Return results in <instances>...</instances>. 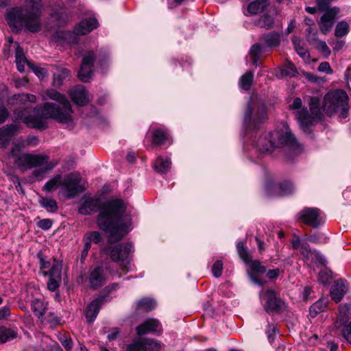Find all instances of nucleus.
Here are the masks:
<instances>
[{
  "mask_svg": "<svg viewBox=\"0 0 351 351\" xmlns=\"http://www.w3.org/2000/svg\"><path fill=\"white\" fill-rule=\"evenodd\" d=\"M48 98L54 100L58 104L46 102L42 106H36L34 111L38 115L34 117L29 114L28 110L30 108L26 104L36 102V97L29 93L15 94L8 99L9 105H23L14 110V117L16 120L25 123L27 126L36 129L45 128V124L43 119H53L60 123H72L73 110L70 101L65 95L60 93L54 89H49L46 91Z\"/></svg>",
  "mask_w": 351,
  "mask_h": 351,
  "instance_id": "obj_1",
  "label": "nucleus"
},
{
  "mask_svg": "<svg viewBox=\"0 0 351 351\" xmlns=\"http://www.w3.org/2000/svg\"><path fill=\"white\" fill-rule=\"evenodd\" d=\"M126 204L119 198L110 199L106 202L99 196L84 195L79 204L78 212L81 215H89L99 211L97 217L99 228L110 233L108 241L109 243L120 241L124 234L130 231L132 217L126 215Z\"/></svg>",
  "mask_w": 351,
  "mask_h": 351,
  "instance_id": "obj_2",
  "label": "nucleus"
},
{
  "mask_svg": "<svg viewBox=\"0 0 351 351\" xmlns=\"http://www.w3.org/2000/svg\"><path fill=\"white\" fill-rule=\"evenodd\" d=\"M42 0H25V5L9 9L5 14L8 24L13 31L25 29L31 33L41 30Z\"/></svg>",
  "mask_w": 351,
  "mask_h": 351,
  "instance_id": "obj_3",
  "label": "nucleus"
},
{
  "mask_svg": "<svg viewBox=\"0 0 351 351\" xmlns=\"http://www.w3.org/2000/svg\"><path fill=\"white\" fill-rule=\"evenodd\" d=\"M21 147L14 143V147L10 152L9 156L14 158L15 165L19 168L32 169L37 167H42L40 169L33 171L35 177H39L48 173L55 168L58 164V160H49V157L45 154H33L25 153L18 155L16 151H20Z\"/></svg>",
  "mask_w": 351,
  "mask_h": 351,
  "instance_id": "obj_4",
  "label": "nucleus"
},
{
  "mask_svg": "<svg viewBox=\"0 0 351 351\" xmlns=\"http://www.w3.org/2000/svg\"><path fill=\"white\" fill-rule=\"evenodd\" d=\"M288 146L293 150L301 149L295 136L291 132H283L274 131L265 132L259 136L256 143V147L258 152L262 153H271L274 148Z\"/></svg>",
  "mask_w": 351,
  "mask_h": 351,
  "instance_id": "obj_5",
  "label": "nucleus"
},
{
  "mask_svg": "<svg viewBox=\"0 0 351 351\" xmlns=\"http://www.w3.org/2000/svg\"><path fill=\"white\" fill-rule=\"evenodd\" d=\"M349 97L342 89L328 91L323 98L322 109L328 116L338 113L341 118H346L349 114Z\"/></svg>",
  "mask_w": 351,
  "mask_h": 351,
  "instance_id": "obj_6",
  "label": "nucleus"
},
{
  "mask_svg": "<svg viewBox=\"0 0 351 351\" xmlns=\"http://www.w3.org/2000/svg\"><path fill=\"white\" fill-rule=\"evenodd\" d=\"M308 106L310 111L306 108H303L296 112L300 128L306 133L310 132V126L313 125L322 117L320 99L317 97H311Z\"/></svg>",
  "mask_w": 351,
  "mask_h": 351,
  "instance_id": "obj_7",
  "label": "nucleus"
},
{
  "mask_svg": "<svg viewBox=\"0 0 351 351\" xmlns=\"http://www.w3.org/2000/svg\"><path fill=\"white\" fill-rule=\"evenodd\" d=\"M134 252L133 245L130 243H121L113 246L110 252V257L112 262L117 263L124 272L132 269V258Z\"/></svg>",
  "mask_w": 351,
  "mask_h": 351,
  "instance_id": "obj_8",
  "label": "nucleus"
},
{
  "mask_svg": "<svg viewBox=\"0 0 351 351\" xmlns=\"http://www.w3.org/2000/svg\"><path fill=\"white\" fill-rule=\"evenodd\" d=\"M107 60L108 56L106 53H96L93 51H86L78 72L80 81L88 82L93 73L94 63L97 62L99 66H102Z\"/></svg>",
  "mask_w": 351,
  "mask_h": 351,
  "instance_id": "obj_9",
  "label": "nucleus"
},
{
  "mask_svg": "<svg viewBox=\"0 0 351 351\" xmlns=\"http://www.w3.org/2000/svg\"><path fill=\"white\" fill-rule=\"evenodd\" d=\"M351 304L345 303L338 306V314L334 322V329L351 343Z\"/></svg>",
  "mask_w": 351,
  "mask_h": 351,
  "instance_id": "obj_10",
  "label": "nucleus"
},
{
  "mask_svg": "<svg viewBox=\"0 0 351 351\" xmlns=\"http://www.w3.org/2000/svg\"><path fill=\"white\" fill-rule=\"evenodd\" d=\"M82 180L78 172H71L65 175L61 180L60 193L68 199L74 198L84 191V188L81 184Z\"/></svg>",
  "mask_w": 351,
  "mask_h": 351,
  "instance_id": "obj_11",
  "label": "nucleus"
},
{
  "mask_svg": "<svg viewBox=\"0 0 351 351\" xmlns=\"http://www.w3.org/2000/svg\"><path fill=\"white\" fill-rule=\"evenodd\" d=\"M267 119V110L265 104H258L254 110L251 101L247 103L243 119V125L247 129H255Z\"/></svg>",
  "mask_w": 351,
  "mask_h": 351,
  "instance_id": "obj_12",
  "label": "nucleus"
},
{
  "mask_svg": "<svg viewBox=\"0 0 351 351\" xmlns=\"http://www.w3.org/2000/svg\"><path fill=\"white\" fill-rule=\"evenodd\" d=\"M259 296L264 310L268 313H280L286 309L285 302L277 295L276 292L273 289L263 290Z\"/></svg>",
  "mask_w": 351,
  "mask_h": 351,
  "instance_id": "obj_13",
  "label": "nucleus"
},
{
  "mask_svg": "<svg viewBox=\"0 0 351 351\" xmlns=\"http://www.w3.org/2000/svg\"><path fill=\"white\" fill-rule=\"evenodd\" d=\"M108 279V267L103 265H97L89 268L87 281L90 289H98L103 287Z\"/></svg>",
  "mask_w": 351,
  "mask_h": 351,
  "instance_id": "obj_14",
  "label": "nucleus"
},
{
  "mask_svg": "<svg viewBox=\"0 0 351 351\" xmlns=\"http://www.w3.org/2000/svg\"><path fill=\"white\" fill-rule=\"evenodd\" d=\"M298 219L313 228H318L322 223V212L317 208H304L298 214Z\"/></svg>",
  "mask_w": 351,
  "mask_h": 351,
  "instance_id": "obj_15",
  "label": "nucleus"
},
{
  "mask_svg": "<svg viewBox=\"0 0 351 351\" xmlns=\"http://www.w3.org/2000/svg\"><path fill=\"white\" fill-rule=\"evenodd\" d=\"M324 11V13L319 21V27L322 33L326 34L332 29L339 12V8L333 7Z\"/></svg>",
  "mask_w": 351,
  "mask_h": 351,
  "instance_id": "obj_16",
  "label": "nucleus"
},
{
  "mask_svg": "<svg viewBox=\"0 0 351 351\" xmlns=\"http://www.w3.org/2000/svg\"><path fill=\"white\" fill-rule=\"evenodd\" d=\"M136 334L138 336L147 334L160 335L162 329L160 322L154 318H148L136 328Z\"/></svg>",
  "mask_w": 351,
  "mask_h": 351,
  "instance_id": "obj_17",
  "label": "nucleus"
},
{
  "mask_svg": "<svg viewBox=\"0 0 351 351\" xmlns=\"http://www.w3.org/2000/svg\"><path fill=\"white\" fill-rule=\"evenodd\" d=\"M348 291V287L346 280L343 279L337 280L334 282V284L330 288V293L331 299L335 303H339L342 300Z\"/></svg>",
  "mask_w": 351,
  "mask_h": 351,
  "instance_id": "obj_18",
  "label": "nucleus"
},
{
  "mask_svg": "<svg viewBox=\"0 0 351 351\" xmlns=\"http://www.w3.org/2000/svg\"><path fill=\"white\" fill-rule=\"evenodd\" d=\"M105 302L104 296H99L93 300L86 308V318L88 323H92L96 319L101 306Z\"/></svg>",
  "mask_w": 351,
  "mask_h": 351,
  "instance_id": "obj_19",
  "label": "nucleus"
},
{
  "mask_svg": "<svg viewBox=\"0 0 351 351\" xmlns=\"http://www.w3.org/2000/svg\"><path fill=\"white\" fill-rule=\"evenodd\" d=\"M72 101L79 106H84L88 102V91L82 85H77L69 91Z\"/></svg>",
  "mask_w": 351,
  "mask_h": 351,
  "instance_id": "obj_20",
  "label": "nucleus"
},
{
  "mask_svg": "<svg viewBox=\"0 0 351 351\" xmlns=\"http://www.w3.org/2000/svg\"><path fill=\"white\" fill-rule=\"evenodd\" d=\"M98 21L95 18H87L81 21L73 29L76 35H85L98 27Z\"/></svg>",
  "mask_w": 351,
  "mask_h": 351,
  "instance_id": "obj_21",
  "label": "nucleus"
},
{
  "mask_svg": "<svg viewBox=\"0 0 351 351\" xmlns=\"http://www.w3.org/2000/svg\"><path fill=\"white\" fill-rule=\"evenodd\" d=\"M98 21L95 18H87L81 21L73 29L76 35H85L98 27Z\"/></svg>",
  "mask_w": 351,
  "mask_h": 351,
  "instance_id": "obj_22",
  "label": "nucleus"
},
{
  "mask_svg": "<svg viewBox=\"0 0 351 351\" xmlns=\"http://www.w3.org/2000/svg\"><path fill=\"white\" fill-rule=\"evenodd\" d=\"M152 144L156 146L165 145L167 143L171 145L172 139L165 128H158L153 130Z\"/></svg>",
  "mask_w": 351,
  "mask_h": 351,
  "instance_id": "obj_23",
  "label": "nucleus"
},
{
  "mask_svg": "<svg viewBox=\"0 0 351 351\" xmlns=\"http://www.w3.org/2000/svg\"><path fill=\"white\" fill-rule=\"evenodd\" d=\"M17 131L14 125H7L0 128V147H5Z\"/></svg>",
  "mask_w": 351,
  "mask_h": 351,
  "instance_id": "obj_24",
  "label": "nucleus"
},
{
  "mask_svg": "<svg viewBox=\"0 0 351 351\" xmlns=\"http://www.w3.org/2000/svg\"><path fill=\"white\" fill-rule=\"evenodd\" d=\"M171 167V161L169 157L168 156H158L154 165V169L159 173L165 174L169 172Z\"/></svg>",
  "mask_w": 351,
  "mask_h": 351,
  "instance_id": "obj_25",
  "label": "nucleus"
},
{
  "mask_svg": "<svg viewBox=\"0 0 351 351\" xmlns=\"http://www.w3.org/2000/svg\"><path fill=\"white\" fill-rule=\"evenodd\" d=\"M31 308L35 316L43 321L47 309V303L40 299L35 298L32 301Z\"/></svg>",
  "mask_w": 351,
  "mask_h": 351,
  "instance_id": "obj_26",
  "label": "nucleus"
},
{
  "mask_svg": "<svg viewBox=\"0 0 351 351\" xmlns=\"http://www.w3.org/2000/svg\"><path fill=\"white\" fill-rule=\"evenodd\" d=\"M276 15V9H274V12L272 14H269V13L264 14L260 17L258 20L255 22V24L259 27L269 29L273 27L274 24V19Z\"/></svg>",
  "mask_w": 351,
  "mask_h": 351,
  "instance_id": "obj_27",
  "label": "nucleus"
},
{
  "mask_svg": "<svg viewBox=\"0 0 351 351\" xmlns=\"http://www.w3.org/2000/svg\"><path fill=\"white\" fill-rule=\"evenodd\" d=\"M269 5V0H255L249 3L247 12L251 14H257L263 12Z\"/></svg>",
  "mask_w": 351,
  "mask_h": 351,
  "instance_id": "obj_28",
  "label": "nucleus"
},
{
  "mask_svg": "<svg viewBox=\"0 0 351 351\" xmlns=\"http://www.w3.org/2000/svg\"><path fill=\"white\" fill-rule=\"evenodd\" d=\"M15 62L16 64L17 70L21 73L25 71V64H27L29 67L32 64L30 62L27 61V58L23 54V49L20 46H18L16 49Z\"/></svg>",
  "mask_w": 351,
  "mask_h": 351,
  "instance_id": "obj_29",
  "label": "nucleus"
},
{
  "mask_svg": "<svg viewBox=\"0 0 351 351\" xmlns=\"http://www.w3.org/2000/svg\"><path fill=\"white\" fill-rule=\"evenodd\" d=\"M327 306L328 300L326 298H320L310 306L309 314L312 317H315L318 314L324 311Z\"/></svg>",
  "mask_w": 351,
  "mask_h": 351,
  "instance_id": "obj_30",
  "label": "nucleus"
},
{
  "mask_svg": "<svg viewBox=\"0 0 351 351\" xmlns=\"http://www.w3.org/2000/svg\"><path fill=\"white\" fill-rule=\"evenodd\" d=\"M263 40L269 47H277L280 43V34L276 32H271L263 36Z\"/></svg>",
  "mask_w": 351,
  "mask_h": 351,
  "instance_id": "obj_31",
  "label": "nucleus"
},
{
  "mask_svg": "<svg viewBox=\"0 0 351 351\" xmlns=\"http://www.w3.org/2000/svg\"><path fill=\"white\" fill-rule=\"evenodd\" d=\"M69 75L70 71L69 69L62 67L58 68L56 71L53 73V86H61L63 84L64 80H65Z\"/></svg>",
  "mask_w": 351,
  "mask_h": 351,
  "instance_id": "obj_32",
  "label": "nucleus"
},
{
  "mask_svg": "<svg viewBox=\"0 0 351 351\" xmlns=\"http://www.w3.org/2000/svg\"><path fill=\"white\" fill-rule=\"evenodd\" d=\"M38 202L43 208L49 213H56L58 210V203L51 197H40Z\"/></svg>",
  "mask_w": 351,
  "mask_h": 351,
  "instance_id": "obj_33",
  "label": "nucleus"
},
{
  "mask_svg": "<svg viewBox=\"0 0 351 351\" xmlns=\"http://www.w3.org/2000/svg\"><path fill=\"white\" fill-rule=\"evenodd\" d=\"M275 189H278L276 192V195H287L291 194L294 191L293 184L289 181H283L275 186Z\"/></svg>",
  "mask_w": 351,
  "mask_h": 351,
  "instance_id": "obj_34",
  "label": "nucleus"
},
{
  "mask_svg": "<svg viewBox=\"0 0 351 351\" xmlns=\"http://www.w3.org/2000/svg\"><path fill=\"white\" fill-rule=\"evenodd\" d=\"M254 80V73L251 71L245 73L239 80L241 88L244 90H249L251 88Z\"/></svg>",
  "mask_w": 351,
  "mask_h": 351,
  "instance_id": "obj_35",
  "label": "nucleus"
},
{
  "mask_svg": "<svg viewBox=\"0 0 351 351\" xmlns=\"http://www.w3.org/2000/svg\"><path fill=\"white\" fill-rule=\"evenodd\" d=\"M237 250L240 258L245 263L251 261L252 256L250 254L247 247L243 241H239L237 244Z\"/></svg>",
  "mask_w": 351,
  "mask_h": 351,
  "instance_id": "obj_36",
  "label": "nucleus"
},
{
  "mask_svg": "<svg viewBox=\"0 0 351 351\" xmlns=\"http://www.w3.org/2000/svg\"><path fill=\"white\" fill-rule=\"evenodd\" d=\"M144 351H160L162 344L152 338L143 337Z\"/></svg>",
  "mask_w": 351,
  "mask_h": 351,
  "instance_id": "obj_37",
  "label": "nucleus"
},
{
  "mask_svg": "<svg viewBox=\"0 0 351 351\" xmlns=\"http://www.w3.org/2000/svg\"><path fill=\"white\" fill-rule=\"evenodd\" d=\"M16 337V332L11 328L0 327V343L13 339Z\"/></svg>",
  "mask_w": 351,
  "mask_h": 351,
  "instance_id": "obj_38",
  "label": "nucleus"
},
{
  "mask_svg": "<svg viewBox=\"0 0 351 351\" xmlns=\"http://www.w3.org/2000/svg\"><path fill=\"white\" fill-rule=\"evenodd\" d=\"M156 306V302L150 298H143L137 302V309L148 312L154 309Z\"/></svg>",
  "mask_w": 351,
  "mask_h": 351,
  "instance_id": "obj_39",
  "label": "nucleus"
},
{
  "mask_svg": "<svg viewBox=\"0 0 351 351\" xmlns=\"http://www.w3.org/2000/svg\"><path fill=\"white\" fill-rule=\"evenodd\" d=\"M62 176L60 174L55 175L51 179L48 180L43 187V190L47 192H51L56 189L58 186H60Z\"/></svg>",
  "mask_w": 351,
  "mask_h": 351,
  "instance_id": "obj_40",
  "label": "nucleus"
},
{
  "mask_svg": "<svg viewBox=\"0 0 351 351\" xmlns=\"http://www.w3.org/2000/svg\"><path fill=\"white\" fill-rule=\"evenodd\" d=\"M51 278L62 279V264L56 260H53L51 267L48 271V276Z\"/></svg>",
  "mask_w": 351,
  "mask_h": 351,
  "instance_id": "obj_41",
  "label": "nucleus"
},
{
  "mask_svg": "<svg viewBox=\"0 0 351 351\" xmlns=\"http://www.w3.org/2000/svg\"><path fill=\"white\" fill-rule=\"evenodd\" d=\"M251 272L254 274H263L266 272V267L258 260H252L248 263Z\"/></svg>",
  "mask_w": 351,
  "mask_h": 351,
  "instance_id": "obj_42",
  "label": "nucleus"
},
{
  "mask_svg": "<svg viewBox=\"0 0 351 351\" xmlns=\"http://www.w3.org/2000/svg\"><path fill=\"white\" fill-rule=\"evenodd\" d=\"M143 343V337L136 338L132 343L126 346L125 351H144Z\"/></svg>",
  "mask_w": 351,
  "mask_h": 351,
  "instance_id": "obj_43",
  "label": "nucleus"
},
{
  "mask_svg": "<svg viewBox=\"0 0 351 351\" xmlns=\"http://www.w3.org/2000/svg\"><path fill=\"white\" fill-rule=\"evenodd\" d=\"M37 257L39 261L40 269L42 274L45 276H48L47 270L48 269L49 270L52 264H51V263L49 261L45 260V256L42 252L38 253Z\"/></svg>",
  "mask_w": 351,
  "mask_h": 351,
  "instance_id": "obj_44",
  "label": "nucleus"
},
{
  "mask_svg": "<svg viewBox=\"0 0 351 351\" xmlns=\"http://www.w3.org/2000/svg\"><path fill=\"white\" fill-rule=\"evenodd\" d=\"M262 53L261 45L258 43L253 45L250 49V54L252 60L253 64L257 66L258 60Z\"/></svg>",
  "mask_w": 351,
  "mask_h": 351,
  "instance_id": "obj_45",
  "label": "nucleus"
},
{
  "mask_svg": "<svg viewBox=\"0 0 351 351\" xmlns=\"http://www.w3.org/2000/svg\"><path fill=\"white\" fill-rule=\"evenodd\" d=\"M350 27L346 21L339 22L335 27V35L336 37H342L348 34Z\"/></svg>",
  "mask_w": 351,
  "mask_h": 351,
  "instance_id": "obj_46",
  "label": "nucleus"
},
{
  "mask_svg": "<svg viewBox=\"0 0 351 351\" xmlns=\"http://www.w3.org/2000/svg\"><path fill=\"white\" fill-rule=\"evenodd\" d=\"M66 15L63 10L54 12L51 14V19L53 22L56 23V25L58 27L64 25L66 23Z\"/></svg>",
  "mask_w": 351,
  "mask_h": 351,
  "instance_id": "obj_47",
  "label": "nucleus"
},
{
  "mask_svg": "<svg viewBox=\"0 0 351 351\" xmlns=\"http://www.w3.org/2000/svg\"><path fill=\"white\" fill-rule=\"evenodd\" d=\"M282 75L285 77H294L298 73L295 65L291 62H289L287 65L282 69Z\"/></svg>",
  "mask_w": 351,
  "mask_h": 351,
  "instance_id": "obj_48",
  "label": "nucleus"
},
{
  "mask_svg": "<svg viewBox=\"0 0 351 351\" xmlns=\"http://www.w3.org/2000/svg\"><path fill=\"white\" fill-rule=\"evenodd\" d=\"M332 278V271L324 269L322 270L318 276V280L323 285H326Z\"/></svg>",
  "mask_w": 351,
  "mask_h": 351,
  "instance_id": "obj_49",
  "label": "nucleus"
},
{
  "mask_svg": "<svg viewBox=\"0 0 351 351\" xmlns=\"http://www.w3.org/2000/svg\"><path fill=\"white\" fill-rule=\"evenodd\" d=\"M300 40L296 38L293 40V43L294 44L298 54L303 58H308L309 53L303 47L300 45Z\"/></svg>",
  "mask_w": 351,
  "mask_h": 351,
  "instance_id": "obj_50",
  "label": "nucleus"
},
{
  "mask_svg": "<svg viewBox=\"0 0 351 351\" xmlns=\"http://www.w3.org/2000/svg\"><path fill=\"white\" fill-rule=\"evenodd\" d=\"M223 271V263L221 261H217L214 263L212 267V273L215 278H219L221 276Z\"/></svg>",
  "mask_w": 351,
  "mask_h": 351,
  "instance_id": "obj_51",
  "label": "nucleus"
},
{
  "mask_svg": "<svg viewBox=\"0 0 351 351\" xmlns=\"http://www.w3.org/2000/svg\"><path fill=\"white\" fill-rule=\"evenodd\" d=\"M85 236L88 237L90 239V241L95 244H98L102 241L101 234L98 231L87 232L85 234Z\"/></svg>",
  "mask_w": 351,
  "mask_h": 351,
  "instance_id": "obj_52",
  "label": "nucleus"
},
{
  "mask_svg": "<svg viewBox=\"0 0 351 351\" xmlns=\"http://www.w3.org/2000/svg\"><path fill=\"white\" fill-rule=\"evenodd\" d=\"M53 221L50 219H40L37 222V226L38 228L43 230H47L50 229L52 226Z\"/></svg>",
  "mask_w": 351,
  "mask_h": 351,
  "instance_id": "obj_53",
  "label": "nucleus"
},
{
  "mask_svg": "<svg viewBox=\"0 0 351 351\" xmlns=\"http://www.w3.org/2000/svg\"><path fill=\"white\" fill-rule=\"evenodd\" d=\"M306 39L309 43H315L317 40V32L313 30L311 27H308L306 29Z\"/></svg>",
  "mask_w": 351,
  "mask_h": 351,
  "instance_id": "obj_54",
  "label": "nucleus"
},
{
  "mask_svg": "<svg viewBox=\"0 0 351 351\" xmlns=\"http://www.w3.org/2000/svg\"><path fill=\"white\" fill-rule=\"evenodd\" d=\"M60 281H61V279L49 277V279L47 282L48 289L51 291H56L57 289V288L59 287Z\"/></svg>",
  "mask_w": 351,
  "mask_h": 351,
  "instance_id": "obj_55",
  "label": "nucleus"
},
{
  "mask_svg": "<svg viewBox=\"0 0 351 351\" xmlns=\"http://www.w3.org/2000/svg\"><path fill=\"white\" fill-rule=\"evenodd\" d=\"M317 48L325 57H328L330 56V49L324 41H319L317 43Z\"/></svg>",
  "mask_w": 351,
  "mask_h": 351,
  "instance_id": "obj_56",
  "label": "nucleus"
},
{
  "mask_svg": "<svg viewBox=\"0 0 351 351\" xmlns=\"http://www.w3.org/2000/svg\"><path fill=\"white\" fill-rule=\"evenodd\" d=\"M30 68L39 78H44L47 75V70L44 68L36 66L33 65V64L31 65Z\"/></svg>",
  "mask_w": 351,
  "mask_h": 351,
  "instance_id": "obj_57",
  "label": "nucleus"
},
{
  "mask_svg": "<svg viewBox=\"0 0 351 351\" xmlns=\"http://www.w3.org/2000/svg\"><path fill=\"white\" fill-rule=\"evenodd\" d=\"M300 248L302 256L306 258H308L311 254V248L308 243L307 242H302Z\"/></svg>",
  "mask_w": 351,
  "mask_h": 351,
  "instance_id": "obj_58",
  "label": "nucleus"
},
{
  "mask_svg": "<svg viewBox=\"0 0 351 351\" xmlns=\"http://www.w3.org/2000/svg\"><path fill=\"white\" fill-rule=\"evenodd\" d=\"M45 319L49 323L53 325H58L60 323V318L54 313H50L47 315Z\"/></svg>",
  "mask_w": 351,
  "mask_h": 351,
  "instance_id": "obj_59",
  "label": "nucleus"
},
{
  "mask_svg": "<svg viewBox=\"0 0 351 351\" xmlns=\"http://www.w3.org/2000/svg\"><path fill=\"white\" fill-rule=\"evenodd\" d=\"M318 70L321 72H324L328 74L332 73V69H331L330 64L328 62H323L320 63L318 67Z\"/></svg>",
  "mask_w": 351,
  "mask_h": 351,
  "instance_id": "obj_60",
  "label": "nucleus"
},
{
  "mask_svg": "<svg viewBox=\"0 0 351 351\" xmlns=\"http://www.w3.org/2000/svg\"><path fill=\"white\" fill-rule=\"evenodd\" d=\"M64 348L68 350H71L73 347L72 339L69 337H64L60 339Z\"/></svg>",
  "mask_w": 351,
  "mask_h": 351,
  "instance_id": "obj_61",
  "label": "nucleus"
},
{
  "mask_svg": "<svg viewBox=\"0 0 351 351\" xmlns=\"http://www.w3.org/2000/svg\"><path fill=\"white\" fill-rule=\"evenodd\" d=\"M120 331L117 328H113L110 330H109L108 334L107 335V338L109 341L115 340L119 334Z\"/></svg>",
  "mask_w": 351,
  "mask_h": 351,
  "instance_id": "obj_62",
  "label": "nucleus"
},
{
  "mask_svg": "<svg viewBox=\"0 0 351 351\" xmlns=\"http://www.w3.org/2000/svg\"><path fill=\"white\" fill-rule=\"evenodd\" d=\"M10 315V308L8 306H4L0 308V320L7 318Z\"/></svg>",
  "mask_w": 351,
  "mask_h": 351,
  "instance_id": "obj_63",
  "label": "nucleus"
},
{
  "mask_svg": "<svg viewBox=\"0 0 351 351\" xmlns=\"http://www.w3.org/2000/svg\"><path fill=\"white\" fill-rule=\"evenodd\" d=\"M9 112L4 106H0V123H3L8 118Z\"/></svg>",
  "mask_w": 351,
  "mask_h": 351,
  "instance_id": "obj_64",
  "label": "nucleus"
}]
</instances>
